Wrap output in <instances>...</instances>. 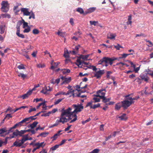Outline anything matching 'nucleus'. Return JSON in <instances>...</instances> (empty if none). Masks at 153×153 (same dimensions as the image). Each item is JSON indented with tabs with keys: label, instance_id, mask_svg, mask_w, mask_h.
Returning <instances> with one entry per match:
<instances>
[{
	"label": "nucleus",
	"instance_id": "obj_60",
	"mask_svg": "<svg viewBox=\"0 0 153 153\" xmlns=\"http://www.w3.org/2000/svg\"><path fill=\"white\" fill-rule=\"evenodd\" d=\"M64 56L66 58H68L69 56L68 55V51H67V53H66L65 51Z\"/></svg>",
	"mask_w": 153,
	"mask_h": 153
},
{
	"label": "nucleus",
	"instance_id": "obj_53",
	"mask_svg": "<svg viewBox=\"0 0 153 153\" xmlns=\"http://www.w3.org/2000/svg\"><path fill=\"white\" fill-rule=\"evenodd\" d=\"M58 136L56 134H54V135L51 138H53L52 141H53L55 140L57 138V137Z\"/></svg>",
	"mask_w": 153,
	"mask_h": 153
},
{
	"label": "nucleus",
	"instance_id": "obj_16",
	"mask_svg": "<svg viewBox=\"0 0 153 153\" xmlns=\"http://www.w3.org/2000/svg\"><path fill=\"white\" fill-rule=\"evenodd\" d=\"M32 93V91H28L26 94L23 95L22 96V97L23 99L28 98L29 96Z\"/></svg>",
	"mask_w": 153,
	"mask_h": 153
},
{
	"label": "nucleus",
	"instance_id": "obj_15",
	"mask_svg": "<svg viewBox=\"0 0 153 153\" xmlns=\"http://www.w3.org/2000/svg\"><path fill=\"white\" fill-rule=\"evenodd\" d=\"M38 123V122L37 121H34L32 124L29 125L27 127L28 128L30 127L31 129H33L35 127Z\"/></svg>",
	"mask_w": 153,
	"mask_h": 153
},
{
	"label": "nucleus",
	"instance_id": "obj_39",
	"mask_svg": "<svg viewBox=\"0 0 153 153\" xmlns=\"http://www.w3.org/2000/svg\"><path fill=\"white\" fill-rule=\"evenodd\" d=\"M32 32L34 34H38L39 33V31L37 29H35L33 30Z\"/></svg>",
	"mask_w": 153,
	"mask_h": 153
},
{
	"label": "nucleus",
	"instance_id": "obj_52",
	"mask_svg": "<svg viewBox=\"0 0 153 153\" xmlns=\"http://www.w3.org/2000/svg\"><path fill=\"white\" fill-rule=\"evenodd\" d=\"M89 56V55H83L81 56H80V58H82L83 59H87V58Z\"/></svg>",
	"mask_w": 153,
	"mask_h": 153
},
{
	"label": "nucleus",
	"instance_id": "obj_40",
	"mask_svg": "<svg viewBox=\"0 0 153 153\" xmlns=\"http://www.w3.org/2000/svg\"><path fill=\"white\" fill-rule=\"evenodd\" d=\"M74 118L70 122V123H72L74 122L75 121L77 120V116L76 114H75L74 115Z\"/></svg>",
	"mask_w": 153,
	"mask_h": 153
},
{
	"label": "nucleus",
	"instance_id": "obj_37",
	"mask_svg": "<svg viewBox=\"0 0 153 153\" xmlns=\"http://www.w3.org/2000/svg\"><path fill=\"white\" fill-rule=\"evenodd\" d=\"M44 88H45V90L47 92L48 91H51L52 90V88H50L49 86H48V87L45 86Z\"/></svg>",
	"mask_w": 153,
	"mask_h": 153
},
{
	"label": "nucleus",
	"instance_id": "obj_27",
	"mask_svg": "<svg viewBox=\"0 0 153 153\" xmlns=\"http://www.w3.org/2000/svg\"><path fill=\"white\" fill-rule=\"evenodd\" d=\"M65 33V32L60 31L59 30H58V32L56 33V34H57L58 36L62 37H64Z\"/></svg>",
	"mask_w": 153,
	"mask_h": 153
},
{
	"label": "nucleus",
	"instance_id": "obj_19",
	"mask_svg": "<svg viewBox=\"0 0 153 153\" xmlns=\"http://www.w3.org/2000/svg\"><path fill=\"white\" fill-rule=\"evenodd\" d=\"M118 118L121 120H126L127 119V117L126 116V114H123L121 116H119Z\"/></svg>",
	"mask_w": 153,
	"mask_h": 153
},
{
	"label": "nucleus",
	"instance_id": "obj_59",
	"mask_svg": "<svg viewBox=\"0 0 153 153\" xmlns=\"http://www.w3.org/2000/svg\"><path fill=\"white\" fill-rule=\"evenodd\" d=\"M112 72L111 71H108L106 73V77L108 78L110 77V74H111Z\"/></svg>",
	"mask_w": 153,
	"mask_h": 153
},
{
	"label": "nucleus",
	"instance_id": "obj_6",
	"mask_svg": "<svg viewBox=\"0 0 153 153\" xmlns=\"http://www.w3.org/2000/svg\"><path fill=\"white\" fill-rule=\"evenodd\" d=\"M72 107L75 109L74 111H76L77 113L81 112L84 108L83 106L81 104H73L72 105Z\"/></svg>",
	"mask_w": 153,
	"mask_h": 153
},
{
	"label": "nucleus",
	"instance_id": "obj_38",
	"mask_svg": "<svg viewBox=\"0 0 153 153\" xmlns=\"http://www.w3.org/2000/svg\"><path fill=\"white\" fill-rule=\"evenodd\" d=\"M90 25H93L94 26H96L97 24L98 23V21H90Z\"/></svg>",
	"mask_w": 153,
	"mask_h": 153
},
{
	"label": "nucleus",
	"instance_id": "obj_45",
	"mask_svg": "<svg viewBox=\"0 0 153 153\" xmlns=\"http://www.w3.org/2000/svg\"><path fill=\"white\" fill-rule=\"evenodd\" d=\"M59 123H61V122H59L58 120H57L56 121V123L53 125H52L51 126L49 127L50 128H52L54 126H56L58 125Z\"/></svg>",
	"mask_w": 153,
	"mask_h": 153
},
{
	"label": "nucleus",
	"instance_id": "obj_35",
	"mask_svg": "<svg viewBox=\"0 0 153 153\" xmlns=\"http://www.w3.org/2000/svg\"><path fill=\"white\" fill-rule=\"evenodd\" d=\"M59 145L56 144L54 146L52 147L50 149L52 150V151H54L56 150L59 147Z\"/></svg>",
	"mask_w": 153,
	"mask_h": 153
},
{
	"label": "nucleus",
	"instance_id": "obj_34",
	"mask_svg": "<svg viewBox=\"0 0 153 153\" xmlns=\"http://www.w3.org/2000/svg\"><path fill=\"white\" fill-rule=\"evenodd\" d=\"M18 7H19L18 6H15L14 7L13 10L14 11H15V13H17L20 11V10L18 9Z\"/></svg>",
	"mask_w": 153,
	"mask_h": 153
},
{
	"label": "nucleus",
	"instance_id": "obj_13",
	"mask_svg": "<svg viewBox=\"0 0 153 153\" xmlns=\"http://www.w3.org/2000/svg\"><path fill=\"white\" fill-rule=\"evenodd\" d=\"M8 132L7 130V128L6 127H4L2 128H1L0 129V136L1 137H4L5 135H6L7 134H5V135H3V134L5 132Z\"/></svg>",
	"mask_w": 153,
	"mask_h": 153
},
{
	"label": "nucleus",
	"instance_id": "obj_22",
	"mask_svg": "<svg viewBox=\"0 0 153 153\" xmlns=\"http://www.w3.org/2000/svg\"><path fill=\"white\" fill-rule=\"evenodd\" d=\"M82 83V82H81L80 84L79 85H76V90H77L78 91H79V90H78L79 88H81V89H84V88H86V87L87 86V84H86L84 86L80 87V86L81 85Z\"/></svg>",
	"mask_w": 153,
	"mask_h": 153
},
{
	"label": "nucleus",
	"instance_id": "obj_10",
	"mask_svg": "<svg viewBox=\"0 0 153 153\" xmlns=\"http://www.w3.org/2000/svg\"><path fill=\"white\" fill-rule=\"evenodd\" d=\"M140 78H137L136 79H138V80H143L145 82H148V81L149 79V77L147 76V74H142L140 76Z\"/></svg>",
	"mask_w": 153,
	"mask_h": 153
},
{
	"label": "nucleus",
	"instance_id": "obj_11",
	"mask_svg": "<svg viewBox=\"0 0 153 153\" xmlns=\"http://www.w3.org/2000/svg\"><path fill=\"white\" fill-rule=\"evenodd\" d=\"M20 10L21 12L23 13L24 16H28L30 15V14L31 11L30 12H29L28 8H22Z\"/></svg>",
	"mask_w": 153,
	"mask_h": 153
},
{
	"label": "nucleus",
	"instance_id": "obj_47",
	"mask_svg": "<svg viewBox=\"0 0 153 153\" xmlns=\"http://www.w3.org/2000/svg\"><path fill=\"white\" fill-rule=\"evenodd\" d=\"M75 114H74V115H73V116L69 115V116H68L67 117H68V118H67V122L69 121V120L72 119V118H74V115Z\"/></svg>",
	"mask_w": 153,
	"mask_h": 153
},
{
	"label": "nucleus",
	"instance_id": "obj_43",
	"mask_svg": "<svg viewBox=\"0 0 153 153\" xmlns=\"http://www.w3.org/2000/svg\"><path fill=\"white\" fill-rule=\"evenodd\" d=\"M92 102H92V101H91L90 102H87V104L86 105L85 107H87L88 106H90V108H91V106L92 107V106H93L92 105Z\"/></svg>",
	"mask_w": 153,
	"mask_h": 153
},
{
	"label": "nucleus",
	"instance_id": "obj_51",
	"mask_svg": "<svg viewBox=\"0 0 153 153\" xmlns=\"http://www.w3.org/2000/svg\"><path fill=\"white\" fill-rule=\"evenodd\" d=\"M93 100L94 101V102H99L100 101V99L96 97H94Z\"/></svg>",
	"mask_w": 153,
	"mask_h": 153
},
{
	"label": "nucleus",
	"instance_id": "obj_41",
	"mask_svg": "<svg viewBox=\"0 0 153 153\" xmlns=\"http://www.w3.org/2000/svg\"><path fill=\"white\" fill-rule=\"evenodd\" d=\"M30 30V28L29 26H28L27 28H25L23 30L24 33H28Z\"/></svg>",
	"mask_w": 153,
	"mask_h": 153
},
{
	"label": "nucleus",
	"instance_id": "obj_28",
	"mask_svg": "<svg viewBox=\"0 0 153 153\" xmlns=\"http://www.w3.org/2000/svg\"><path fill=\"white\" fill-rule=\"evenodd\" d=\"M76 11L79 13L81 14H83L84 15H85V12H84L83 9L81 7L78 8L76 9Z\"/></svg>",
	"mask_w": 153,
	"mask_h": 153
},
{
	"label": "nucleus",
	"instance_id": "obj_44",
	"mask_svg": "<svg viewBox=\"0 0 153 153\" xmlns=\"http://www.w3.org/2000/svg\"><path fill=\"white\" fill-rule=\"evenodd\" d=\"M19 69H25V68L24 66V65L23 64H21L19 65L17 67Z\"/></svg>",
	"mask_w": 153,
	"mask_h": 153
},
{
	"label": "nucleus",
	"instance_id": "obj_57",
	"mask_svg": "<svg viewBox=\"0 0 153 153\" xmlns=\"http://www.w3.org/2000/svg\"><path fill=\"white\" fill-rule=\"evenodd\" d=\"M76 96L78 97H80L82 98L86 97V96L85 95H81V93H80L77 94Z\"/></svg>",
	"mask_w": 153,
	"mask_h": 153
},
{
	"label": "nucleus",
	"instance_id": "obj_3",
	"mask_svg": "<svg viewBox=\"0 0 153 153\" xmlns=\"http://www.w3.org/2000/svg\"><path fill=\"white\" fill-rule=\"evenodd\" d=\"M1 9L3 12H7L9 10V4L7 1H3L1 4Z\"/></svg>",
	"mask_w": 153,
	"mask_h": 153
},
{
	"label": "nucleus",
	"instance_id": "obj_62",
	"mask_svg": "<svg viewBox=\"0 0 153 153\" xmlns=\"http://www.w3.org/2000/svg\"><path fill=\"white\" fill-rule=\"evenodd\" d=\"M120 46L119 44H117V45H114V47L117 50H119Z\"/></svg>",
	"mask_w": 153,
	"mask_h": 153
},
{
	"label": "nucleus",
	"instance_id": "obj_58",
	"mask_svg": "<svg viewBox=\"0 0 153 153\" xmlns=\"http://www.w3.org/2000/svg\"><path fill=\"white\" fill-rule=\"evenodd\" d=\"M18 132V130L17 129H16L15 131L13 133V134L15 135V136H17L18 135H19V132Z\"/></svg>",
	"mask_w": 153,
	"mask_h": 153
},
{
	"label": "nucleus",
	"instance_id": "obj_30",
	"mask_svg": "<svg viewBox=\"0 0 153 153\" xmlns=\"http://www.w3.org/2000/svg\"><path fill=\"white\" fill-rule=\"evenodd\" d=\"M48 132H44L40 133L38 136L37 137H39V136H42V137H46L47 135H48Z\"/></svg>",
	"mask_w": 153,
	"mask_h": 153
},
{
	"label": "nucleus",
	"instance_id": "obj_12",
	"mask_svg": "<svg viewBox=\"0 0 153 153\" xmlns=\"http://www.w3.org/2000/svg\"><path fill=\"white\" fill-rule=\"evenodd\" d=\"M116 36L117 35L116 34L109 33L107 34V38L110 39H115Z\"/></svg>",
	"mask_w": 153,
	"mask_h": 153
},
{
	"label": "nucleus",
	"instance_id": "obj_31",
	"mask_svg": "<svg viewBox=\"0 0 153 153\" xmlns=\"http://www.w3.org/2000/svg\"><path fill=\"white\" fill-rule=\"evenodd\" d=\"M75 91V90H73L72 89H71V90H68L67 93H66V95H68L70 93H72V95L73 97L74 96V92Z\"/></svg>",
	"mask_w": 153,
	"mask_h": 153
},
{
	"label": "nucleus",
	"instance_id": "obj_20",
	"mask_svg": "<svg viewBox=\"0 0 153 153\" xmlns=\"http://www.w3.org/2000/svg\"><path fill=\"white\" fill-rule=\"evenodd\" d=\"M132 53H131L129 54H126V53H123L119 57V59H123L125 58L127 56L130 55H132Z\"/></svg>",
	"mask_w": 153,
	"mask_h": 153
},
{
	"label": "nucleus",
	"instance_id": "obj_49",
	"mask_svg": "<svg viewBox=\"0 0 153 153\" xmlns=\"http://www.w3.org/2000/svg\"><path fill=\"white\" fill-rule=\"evenodd\" d=\"M63 99V98L60 99H58L57 100L54 102V105H57V104H59Z\"/></svg>",
	"mask_w": 153,
	"mask_h": 153
},
{
	"label": "nucleus",
	"instance_id": "obj_55",
	"mask_svg": "<svg viewBox=\"0 0 153 153\" xmlns=\"http://www.w3.org/2000/svg\"><path fill=\"white\" fill-rule=\"evenodd\" d=\"M91 120V118L90 117H89V118H88L87 120H86L85 121H82V123L83 124H84L85 123H86L90 121Z\"/></svg>",
	"mask_w": 153,
	"mask_h": 153
},
{
	"label": "nucleus",
	"instance_id": "obj_17",
	"mask_svg": "<svg viewBox=\"0 0 153 153\" xmlns=\"http://www.w3.org/2000/svg\"><path fill=\"white\" fill-rule=\"evenodd\" d=\"M122 107V104L120 102L116 103L115 105V109L116 110H119Z\"/></svg>",
	"mask_w": 153,
	"mask_h": 153
},
{
	"label": "nucleus",
	"instance_id": "obj_21",
	"mask_svg": "<svg viewBox=\"0 0 153 153\" xmlns=\"http://www.w3.org/2000/svg\"><path fill=\"white\" fill-rule=\"evenodd\" d=\"M131 94L127 95L125 96V97L126 100H130V101H133L132 100V97L130 96H131V94Z\"/></svg>",
	"mask_w": 153,
	"mask_h": 153
},
{
	"label": "nucleus",
	"instance_id": "obj_50",
	"mask_svg": "<svg viewBox=\"0 0 153 153\" xmlns=\"http://www.w3.org/2000/svg\"><path fill=\"white\" fill-rule=\"evenodd\" d=\"M12 117V116L10 114H7L5 117V119H6L7 120H8L10 118Z\"/></svg>",
	"mask_w": 153,
	"mask_h": 153
},
{
	"label": "nucleus",
	"instance_id": "obj_18",
	"mask_svg": "<svg viewBox=\"0 0 153 153\" xmlns=\"http://www.w3.org/2000/svg\"><path fill=\"white\" fill-rule=\"evenodd\" d=\"M71 81V77L68 78H65V80L63 81L61 83V85H62L65 83H68L70 82Z\"/></svg>",
	"mask_w": 153,
	"mask_h": 153
},
{
	"label": "nucleus",
	"instance_id": "obj_56",
	"mask_svg": "<svg viewBox=\"0 0 153 153\" xmlns=\"http://www.w3.org/2000/svg\"><path fill=\"white\" fill-rule=\"evenodd\" d=\"M13 127H14V126L13 127L10 128H9V129L8 130H7L8 131V132L6 133V134H8L10 132H12L13 131H12V130L15 128H13Z\"/></svg>",
	"mask_w": 153,
	"mask_h": 153
},
{
	"label": "nucleus",
	"instance_id": "obj_4",
	"mask_svg": "<svg viewBox=\"0 0 153 153\" xmlns=\"http://www.w3.org/2000/svg\"><path fill=\"white\" fill-rule=\"evenodd\" d=\"M134 101H129L128 100H125L123 101H121L122 107H123L124 109H126L131 104L134 103Z\"/></svg>",
	"mask_w": 153,
	"mask_h": 153
},
{
	"label": "nucleus",
	"instance_id": "obj_26",
	"mask_svg": "<svg viewBox=\"0 0 153 153\" xmlns=\"http://www.w3.org/2000/svg\"><path fill=\"white\" fill-rule=\"evenodd\" d=\"M61 71H62V73L64 74H66L67 73H69L71 71L70 70L65 69H62Z\"/></svg>",
	"mask_w": 153,
	"mask_h": 153
},
{
	"label": "nucleus",
	"instance_id": "obj_46",
	"mask_svg": "<svg viewBox=\"0 0 153 153\" xmlns=\"http://www.w3.org/2000/svg\"><path fill=\"white\" fill-rule=\"evenodd\" d=\"M23 28H25V27H28L29 26H28V23L27 22H25L24 20H23Z\"/></svg>",
	"mask_w": 153,
	"mask_h": 153
},
{
	"label": "nucleus",
	"instance_id": "obj_2",
	"mask_svg": "<svg viewBox=\"0 0 153 153\" xmlns=\"http://www.w3.org/2000/svg\"><path fill=\"white\" fill-rule=\"evenodd\" d=\"M117 59V58L114 57L110 58L104 57L98 62V64L101 65L102 66H105L107 67L109 64L111 65L113 63V61Z\"/></svg>",
	"mask_w": 153,
	"mask_h": 153
},
{
	"label": "nucleus",
	"instance_id": "obj_42",
	"mask_svg": "<svg viewBox=\"0 0 153 153\" xmlns=\"http://www.w3.org/2000/svg\"><path fill=\"white\" fill-rule=\"evenodd\" d=\"M19 132V135L20 136H22V135L25 133V130H21L20 131H19L18 130Z\"/></svg>",
	"mask_w": 153,
	"mask_h": 153
},
{
	"label": "nucleus",
	"instance_id": "obj_61",
	"mask_svg": "<svg viewBox=\"0 0 153 153\" xmlns=\"http://www.w3.org/2000/svg\"><path fill=\"white\" fill-rule=\"evenodd\" d=\"M25 119L26 122L27 121L28 122H27L26 123H29L31 122V120L30 119V117H27V118H25Z\"/></svg>",
	"mask_w": 153,
	"mask_h": 153
},
{
	"label": "nucleus",
	"instance_id": "obj_7",
	"mask_svg": "<svg viewBox=\"0 0 153 153\" xmlns=\"http://www.w3.org/2000/svg\"><path fill=\"white\" fill-rule=\"evenodd\" d=\"M22 24V22L21 21H19V22L18 23V24H17L16 27V28L17 29L16 34L19 37L23 39L25 37V36L23 34L20 33V27Z\"/></svg>",
	"mask_w": 153,
	"mask_h": 153
},
{
	"label": "nucleus",
	"instance_id": "obj_23",
	"mask_svg": "<svg viewBox=\"0 0 153 153\" xmlns=\"http://www.w3.org/2000/svg\"><path fill=\"white\" fill-rule=\"evenodd\" d=\"M146 72H147V74H148L151 76L152 78L153 77V71L150 69H148Z\"/></svg>",
	"mask_w": 153,
	"mask_h": 153
},
{
	"label": "nucleus",
	"instance_id": "obj_25",
	"mask_svg": "<svg viewBox=\"0 0 153 153\" xmlns=\"http://www.w3.org/2000/svg\"><path fill=\"white\" fill-rule=\"evenodd\" d=\"M102 98H101V99H102V101L105 103H107V102H109L111 100V98H106L105 97H102Z\"/></svg>",
	"mask_w": 153,
	"mask_h": 153
},
{
	"label": "nucleus",
	"instance_id": "obj_1",
	"mask_svg": "<svg viewBox=\"0 0 153 153\" xmlns=\"http://www.w3.org/2000/svg\"><path fill=\"white\" fill-rule=\"evenodd\" d=\"M72 110V108L69 107L68 109L66 110H65L64 108H63L61 110L62 112L60 116V119L58 120L59 122H61L62 124H64L65 123L67 122V120L66 117H68L69 116V114H70V111Z\"/></svg>",
	"mask_w": 153,
	"mask_h": 153
},
{
	"label": "nucleus",
	"instance_id": "obj_14",
	"mask_svg": "<svg viewBox=\"0 0 153 153\" xmlns=\"http://www.w3.org/2000/svg\"><path fill=\"white\" fill-rule=\"evenodd\" d=\"M96 7H92L89 8L87 10L85 11V14H87L88 13H91L96 10Z\"/></svg>",
	"mask_w": 153,
	"mask_h": 153
},
{
	"label": "nucleus",
	"instance_id": "obj_36",
	"mask_svg": "<svg viewBox=\"0 0 153 153\" xmlns=\"http://www.w3.org/2000/svg\"><path fill=\"white\" fill-rule=\"evenodd\" d=\"M100 106V104L97 103V104H95L93 105L92 107H91V108L95 109L96 108L99 107Z\"/></svg>",
	"mask_w": 153,
	"mask_h": 153
},
{
	"label": "nucleus",
	"instance_id": "obj_54",
	"mask_svg": "<svg viewBox=\"0 0 153 153\" xmlns=\"http://www.w3.org/2000/svg\"><path fill=\"white\" fill-rule=\"evenodd\" d=\"M34 146H37L36 148H35L36 149H39L41 147L39 144V143H35L34 145L33 146L34 147Z\"/></svg>",
	"mask_w": 153,
	"mask_h": 153
},
{
	"label": "nucleus",
	"instance_id": "obj_8",
	"mask_svg": "<svg viewBox=\"0 0 153 153\" xmlns=\"http://www.w3.org/2000/svg\"><path fill=\"white\" fill-rule=\"evenodd\" d=\"M106 91V89H101L98 91L97 92V95H96V97H99L101 99L102 98V97H105Z\"/></svg>",
	"mask_w": 153,
	"mask_h": 153
},
{
	"label": "nucleus",
	"instance_id": "obj_64",
	"mask_svg": "<svg viewBox=\"0 0 153 153\" xmlns=\"http://www.w3.org/2000/svg\"><path fill=\"white\" fill-rule=\"evenodd\" d=\"M69 22L72 25H73L74 24L73 19L72 18H71L70 19Z\"/></svg>",
	"mask_w": 153,
	"mask_h": 153
},
{
	"label": "nucleus",
	"instance_id": "obj_9",
	"mask_svg": "<svg viewBox=\"0 0 153 153\" xmlns=\"http://www.w3.org/2000/svg\"><path fill=\"white\" fill-rule=\"evenodd\" d=\"M104 73V70H101L99 69V70L96 72L94 74V76L96 77L97 79H99Z\"/></svg>",
	"mask_w": 153,
	"mask_h": 153
},
{
	"label": "nucleus",
	"instance_id": "obj_29",
	"mask_svg": "<svg viewBox=\"0 0 153 153\" xmlns=\"http://www.w3.org/2000/svg\"><path fill=\"white\" fill-rule=\"evenodd\" d=\"M1 16L3 18H8L9 19L10 18V16L9 14L4 13L1 14Z\"/></svg>",
	"mask_w": 153,
	"mask_h": 153
},
{
	"label": "nucleus",
	"instance_id": "obj_63",
	"mask_svg": "<svg viewBox=\"0 0 153 153\" xmlns=\"http://www.w3.org/2000/svg\"><path fill=\"white\" fill-rule=\"evenodd\" d=\"M36 108H31L29 110L28 112L29 113H30L32 111H36Z\"/></svg>",
	"mask_w": 153,
	"mask_h": 153
},
{
	"label": "nucleus",
	"instance_id": "obj_5",
	"mask_svg": "<svg viewBox=\"0 0 153 153\" xmlns=\"http://www.w3.org/2000/svg\"><path fill=\"white\" fill-rule=\"evenodd\" d=\"M23 138L21 140H16V141L13 143V146H16L17 147H20L26 141L25 139H24V136H23Z\"/></svg>",
	"mask_w": 153,
	"mask_h": 153
},
{
	"label": "nucleus",
	"instance_id": "obj_24",
	"mask_svg": "<svg viewBox=\"0 0 153 153\" xmlns=\"http://www.w3.org/2000/svg\"><path fill=\"white\" fill-rule=\"evenodd\" d=\"M5 29V25H0V33L3 34L4 32Z\"/></svg>",
	"mask_w": 153,
	"mask_h": 153
},
{
	"label": "nucleus",
	"instance_id": "obj_33",
	"mask_svg": "<svg viewBox=\"0 0 153 153\" xmlns=\"http://www.w3.org/2000/svg\"><path fill=\"white\" fill-rule=\"evenodd\" d=\"M76 62L77 63H76V65L78 66L81 65L82 63V61H81L79 59H77Z\"/></svg>",
	"mask_w": 153,
	"mask_h": 153
},
{
	"label": "nucleus",
	"instance_id": "obj_48",
	"mask_svg": "<svg viewBox=\"0 0 153 153\" xmlns=\"http://www.w3.org/2000/svg\"><path fill=\"white\" fill-rule=\"evenodd\" d=\"M99 151V150L98 149H94L89 153H98Z\"/></svg>",
	"mask_w": 153,
	"mask_h": 153
},
{
	"label": "nucleus",
	"instance_id": "obj_32",
	"mask_svg": "<svg viewBox=\"0 0 153 153\" xmlns=\"http://www.w3.org/2000/svg\"><path fill=\"white\" fill-rule=\"evenodd\" d=\"M29 16H30L29 17V19H30L31 18H32L33 19H35V14L32 11H31V13Z\"/></svg>",
	"mask_w": 153,
	"mask_h": 153
}]
</instances>
